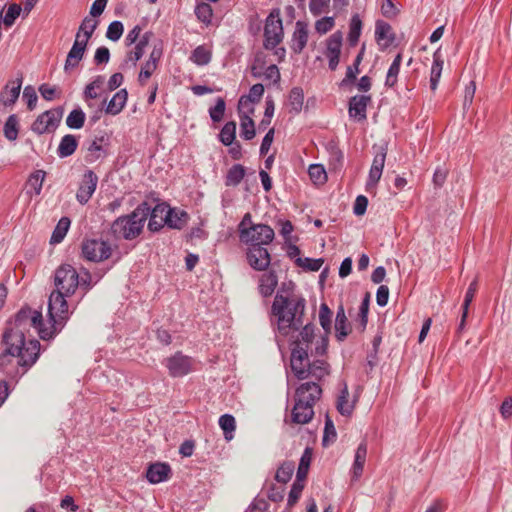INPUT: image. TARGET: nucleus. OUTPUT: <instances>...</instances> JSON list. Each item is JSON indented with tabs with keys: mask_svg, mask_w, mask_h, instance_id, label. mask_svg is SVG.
Here are the masks:
<instances>
[{
	"mask_svg": "<svg viewBox=\"0 0 512 512\" xmlns=\"http://www.w3.org/2000/svg\"><path fill=\"white\" fill-rule=\"evenodd\" d=\"M27 332L16 330V328L5 327L1 343L4 350L0 355V369L3 373L10 375L6 366L12 358H17V364L23 368L24 374L31 368L39 358L40 342L35 338L27 337Z\"/></svg>",
	"mask_w": 512,
	"mask_h": 512,
	"instance_id": "nucleus-1",
	"label": "nucleus"
},
{
	"mask_svg": "<svg viewBox=\"0 0 512 512\" xmlns=\"http://www.w3.org/2000/svg\"><path fill=\"white\" fill-rule=\"evenodd\" d=\"M306 301L303 297L284 296L278 291L272 304V313L277 318L278 331L287 336L298 331L303 325Z\"/></svg>",
	"mask_w": 512,
	"mask_h": 512,
	"instance_id": "nucleus-2",
	"label": "nucleus"
},
{
	"mask_svg": "<svg viewBox=\"0 0 512 512\" xmlns=\"http://www.w3.org/2000/svg\"><path fill=\"white\" fill-rule=\"evenodd\" d=\"M322 396V388L316 382L302 383L295 391V404L291 418L295 424H307L314 417V406Z\"/></svg>",
	"mask_w": 512,
	"mask_h": 512,
	"instance_id": "nucleus-3",
	"label": "nucleus"
},
{
	"mask_svg": "<svg viewBox=\"0 0 512 512\" xmlns=\"http://www.w3.org/2000/svg\"><path fill=\"white\" fill-rule=\"evenodd\" d=\"M144 211L139 205L128 215L115 219L111 225V231L115 237L125 240L137 238L144 227Z\"/></svg>",
	"mask_w": 512,
	"mask_h": 512,
	"instance_id": "nucleus-4",
	"label": "nucleus"
},
{
	"mask_svg": "<svg viewBox=\"0 0 512 512\" xmlns=\"http://www.w3.org/2000/svg\"><path fill=\"white\" fill-rule=\"evenodd\" d=\"M42 324L43 317L40 311L33 310L29 307H23L17 312L13 320H9L6 323V327L16 328V330H22L27 333H29L30 328H35L38 330L42 339L45 340L51 338L52 333L42 329Z\"/></svg>",
	"mask_w": 512,
	"mask_h": 512,
	"instance_id": "nucleus-5",
	"label": "nucleus"
},
{
	"mask_svg": "<svg viewBox=\"0 0 512 512\" xmlns=\"http://www.w3.org/2000/svg\"><path fill=\"white\" fill-rule=\"evenodd\" d=\"M67 297H69V295H64L63 293L55 290L50 294L48 301V316L52 323L53 331L50 332L52 333V336L59 333L69 319L68 303L66 301Z\"/></svg>",
	"mask_w": 512,
	"mask_h": 512,
	"instance_id": "nucleus-6",
	"label": "nucleus"
},
{
	"mask_svg": "<svg viewBox=\"0 0 512 512\" xmlns=\"http://www.w3.org/2000/svg\"><path fill=\"white\" fill-rule=\"evenodd\" d=\"M77 270L70 264H62L54 273L55 291L64 295H73L78 289L79 281Z\"/></svg>",
	"mask_w": 512,
	"mask_h": 512,
	"instance_id": "nucleus-7",
	"label": "nucleus"
},
{
	"mask_svg": "<svg viewBox=\"0 0 512 512\" xmlns=\"http://www.w3.org/2000/svg\"><path fill=\"white\" fill-rule=\"evenodd\" d=\"M284 32L279 9H273L266 18L264 26V47L274 49L283 40Z\"/></svg>",
	"mask_w": 512,
	"mask_h": 512,
	"instance_id": "nucleus-8",
	"label": "nucleus"
},
{
	"mask_svg": "<svg viewBox=\"0 0 512 512\" xmlns=\"http://www.w3.org/2000/svg\"><path fill=\"white\" fill-rule=\"evenodd\" d=\"M139 208H142L144 215V223L148 220V229L151 232H158L161 228L166 225V215L168 204L165 202L157 203L153 207L146 201L139 204Z\"/></svg>",
	"mask_w": 512,
	"mask_h": 512,
	"instance_id": "nucleus-9",
	"label": "nucleus"
},
{
	"mask_svg": "<svg viewBox=\"0 0 512 512\" xmlns=\"http://www.w3.org/2000/svg\"><path fill=\"white\" fill-rule=\"evenodd\" d=\"M111 246L102 239H86L82 242V256L91 262H101L111 255Z\"/></svg>",
	"mask_w": 512,
	"mask_h": 512,
	"instance_id": "nucleus-10",
	"label": "nucleus"
},
{
	"mask_svg": "<svg viewBox=\"0 0 512 512\" xmlns=\"http://www.w3.org/2000/svg\"><path fill=\"white\" fill-rule=\"evenodd\" d=\"M274 230L266 224L251 225L247 231L242 230L241 241L252 245H268L274 239Z\"/></svg>",
	"mask_w": 512,
	"mask_h": 512,
	"instance_id": "nucleus-11",
	"label": "nucleus"
},
{
	"mask_svg": "<svg viewBox=\"0 0 512 512\" xmlns=\"http://www.w3.org/2000/svg\"><path fill=\"white\" fill-rule=\"evenodd\" d=\"M62 115L61 108L47 110L36 118L31 129L38 135L54 131L58 127Z\"/></svg>",
	"mask_w": 512,
	"mask_h": 512,
	"instance_id": "nucleus-12",
	"label": "nucleus"
},
{
	"mask_svg": "<svg viewBox=\"0 0 512 512\" xmlns=\"http://www.w3.org/2000/svg\"><path fill=\"white\" fill-rule=\"evenodd\" d=\"M110 145L109 137L106 134L96 136L87 147L84 160L88 164L104 160L108 156V148Z\"/></svg>",
	"mask_w": 512,
	"mask_h": 512,
	"instance_id": "nucleus-13",
	"label": "nucleus"
},
{
	"mask_svg": "<svg viewBox=\"0 0 512 512\" xmlns=\"http://www.w3.org/2000/svg\"><path fill=\"white\" fill-rule=\"evenodd\" d=\"M192 358L176 352L165 360V366L171 377H183L192 371Z\"/></svg>",
	"mask_w": 512,
	"mask_h": 512,
	"instance_id": "nucleus-14",
	"label": "nucleus"
},
{
	"mask_svg": "<svg viewBox=\"0 0 512 512\" xmlns=\"http://www.w3.org/2000/svg\"><path fill=\"white\" fill-rule=\"evenodd\" d=\"M97 184L98 176L92 170L85 171L76 193L77 201L82 205L86 204L94 194Z\"/></svg>",
	"mask_w": 512,
	"mask_h": 512,
	"instance_id": "nucleus-15",
	"label": "nucleus"
},
{
	"mask_svg": "<svg viewBox=\"0 0 512 512\" xmlns=\"http://www.w3.org/2000/svg\"><path fill=\"white\" fill-rule=\"evenodd\" d=\"M88 42L82 38V34L76 33L74 43L67 54L64 70H69L78 66L79 62L83 59L87 49Z\"/></svg>",
	"mask_w": 512,
	"mask_h": 512,
	"instance_id": "nucleus-16",
	"label": "nucleus"
},
{
	"mask_svg": "<svg viewBox=\"0 0 512 512\" xmlns=\"http://www.w3.org/2000/svg\"><path fill=\"white\" fill-rule=\"evenodd\" d=\"M307 348L299 346L298 348H292L291 352V369L294 375L299 380H304L309 377V371H307L308 362Z\"/></svg>",
	"mask_w": 512,
	"mask_h": 512,
	"instance_id": "nucleus-17",
	"label": "nucleus"
},
{
	"mask_svg": "<svg viewBox=\"0 0 512 512\" xmlns=\"http://www.w3.org/2000/svg\"><path fill=\"white\" fill-rule=\"evenodd\" d=\"M247 259L250 266L258 271H264L270 264V254L264 246L252 245L247 252Z\"/></svg>",
	"mask_w": 512,
	"mask_h": 512,
	"instance_id": "nucleus-18",
	"label": "nucleus"
},
{
	"mask_svg": "<svg viewBox=\"0 0 512 512\" xmlns=\"http://www.w3.org/2000/svg\"><path fill=\"white\" fill-rule=\"evenodd\" d=\"M153 33L151 31H147L145 32L141 37L140 39L138 40V42L134 43L135 44V47L133 50L129 51L127 54H126V57L125 59L123 60V62L121 63L120 65V68L121 69H126L129 65H131L132 67H136L137 65V62L142 58V56L144 55V51H145V48L146 46L148 45L151 37H152Z\"/></svg>",
	"mask_w": 512,
	"mask_h": 512,
	"instance_id": "nucleus-19",
	"label": "nucleus"
},
{
	"mask_svg": "<svg viewBox=\"0 0 512 512\" xmlns=\"http://www.w3.org/2000/svg\"><path fill=\"white\" fill-rule=\"evenodd\" d=\"M23 77L19 76L15 80L9 81L0 92V103L9 107L16 103L19 98Z\"/></svg>",
	"mask_w": 512,
	"mask_h": 512,
	"instance_id": "nucleus-20",
	"label": "nucleus"
},
{
	"mask_svg": "<svg viewBox=\"0 0 512 512\" xmlns=\"http://www.w3.org/2000/svg\"><path fill=\"white\" fill-rule=\"evenodd\" d=\"M371 101L369 95H355L349 100V116L357 121H364L367 118V106Z\"/></svg>",
	"mask_w": 512,
	"mask_h": 512,
	"instance_id": "nucleus-21",
	"label": "nucleus"
},
{
	"mask_svg": "<svg viewBox=\"0 0 512 512\" xmlns=\"http://www.w3.org/2000/svg\"><path fill=\"white\" fill-rule=\"evenodd\" d=\"M308 42V24L298 20L292 34L290 48L295 54H300Z\"/></svg>",
	"mask_w": 512,
	"mask_h": 512,
	"instance_id": "nucleus-22",
	"label": "nucleus"
},
{
	"mask_svg": "<svg viewBox=\"0 0 512 512\" xmlns=\"http://www.w3.org/2000/svg\"><path fill=\"white\" fill-rule=\"evenodd\" d=\"M334 329L335 337L338 342H343L352 330L351 324L348 321L344 306L342 304L338 306L336 311Z\"/></svg>",
	"mask_w": 512,
	"mask_h": 512,
	"instance_id": "nucleus-23",
	"label": "nucleus"
},
{
	"mask_svg": "<svg viewBox=\"0 0 512 512\" xmlns=\"http://www.w3.org/2000/svg\"><path fill=\"white\" fill-rule=\"evenodd\" d=\"M326 151L328 153V167L329 170L337 173L340 172L344 166V154L335 141H329L326 144Z\"/></svg>",
	"mask_w": 512,
	"mask_h": 512,
	"instance_id": "nucleus-24",
	"label": "nucleus"
},
{
	"mask_svg": "<svg viewBox=\"0 0 512 512\" xmlns=\"http://www.w3.org/2000/svg\"><path fill=\"white\" fill-rule=\"evenodd\" d=\"M171 468L167 463L157 462L149 465L146 471V478L151 484H158L168 480Z\"/></svg>",
	"mask_w": 512,
	"mask_h": 512,
	"instance_id": "nucleus-25",
	"label": "nucleus"
},
{
	"mask_svg": "<svg viewBox=\"0 0 512 512\" xmlns=\"http://www.w3.org/2000/svg\"><path fill=\"white\" fill-rule=\"evenodd\" d=\"M189 215L186 211L171 208L168 205L166 215V225L171 229L181 230L188 223Z\"/></svg>",
	"mask_w": 512,
	"mask_h": 512,
	"instance_id": "nucleus-26",
	"label": "nucleus"
},
{
	"mask_svg": "<svg viewBox=\"0 0 512 512\" xmlns=\"http://www.w3.org/2000/svg\"><path fill=\"white\" fill-rule=\"evenodd\" d=\"M367 457V442L363 440L355 451L354 463L351 468L352 479L358 480L363 473Z\"/></svg>",
	"mask_w": 512,
	"mask_h": 512,
	"instance_id": "nucleus-27",
	"label": "nucleus"
},
{
	"mask_svg": "<svg viewBox=\"0 0 512 512\" xmlns=\"http://www.w3.org/2000/svg\"><path fill=\"white\" fill-rule=\"evenodd\" d=\"M127 98H128L127 90L125 88L120 89L118 92H116L114 94V96L108 102V104L105 108V112L110 115L119 114L125 107Z\"/></svg>",
	"mask_w": 512,
	"mask_h": 512,
	"instance_id": "nucleus-28",
	"label": "nucleus"
},
{
	"mask_svg": "<svg viewBox=\"0 0 512 512\" xmlns=\"http://www.w3.org/2000/svg\"><path fill=\"white\" fill-rule=\"evenodd\" d=\"M78 147V139L75 135L66 134L64 135L57 148V155L60 158H67L74 154Z\"/></svg>",
	"mask_w": 512,
	"mask_h": 512,
	"instance_id": "nucleus-29",
	"label": "nucleus"
},
{
	"mask_svg": "<svg viewBox=\"0 0 512 512\" xmlns=\"http://www.w3.org/2000/svg\"><path fill=\"white\" fill-rule=\"evenodd\" d=\"M278 284V278L273 271L262 274L259 279V292L263 297L271 296Z\"/></svg>",
	"mask_w": 512,
	"mask_h": 512,
	"instance_id": "nucleus-30",
	"label": "nucleus"
},
{
	"mask_svg": "<svg viewBox=\"0 0 512 512\" xmlns=\"http://www.w3.org/2000/svg\"><path fill=\"white\" fill-rule=\"evenodd\" d=\"M348 398V387L347 384L344 383L336 401V409L342 416H350L353 413L355 401L350 402Z\"/></svg>",
	"mask_w": 512,
	"mask_h": 512,
	"instance_id": "nucleus-31",
	"label": "nucleus"
},
{
	"mask_svg": "<svg viewBox=\"0 0 512 512\" xmlns=\"http://www.w3.org/2000/svg\"><path fill=\"white\" fill-rule=\"evenodd\" d=\"M46 177V172L43 170H36L33 173H31L27 180V194L30 196L33 195H40L43 187V182Z\"/></svg>",
	"mask_w": 512,
	"mask_h": 512,
	"instance_id": "nucleus-32",
	"label": "nucleus"
},
{
	"mask_svg": "<svg viewBox=\"0 0 512 512\" xmlns=\"http://www.w3.org/2000/svg\"><path fill=\"white\" fill-rule=\"evenodd\" d=\"M301 328L302 329L294 342L293 348H298L299 346H302L304 348H307V353L309 354V349L314 339L315 326L313 324L308 323L304 326L302 325Z\"/></svg>",
	"mask_w": 512,
	"mask_h": 512,
	"instance_id": "nucleus-33",
	"label": "nucleus"
},
{
	"mask_svg": "<svg viewBox=\"0 0 512 512\" xmlns=\"http://www.w3.org/2000/svg\"><path fill=\"white\" fill-rule=\"evenodd\" d=\"M443 69V60L441 58L440 49H437L433 54V63L431 67V73H430V88L431 90H436L441 73Z\"/></svg>",
	"mask_w": 512,
	"mask_h": 512,
	"instance_id": "nucleus-34",
	"label": "nucleus"
},
{
	"mask_svg": "<svg viewBox=\"0 0 512 512\" xmlns=\"http://www.w3.org/2000/svg\"><path fill=\"white\" fill-rule=\"evenodd\" d=\"M343 41V34L341 31H336L331 34L326 40V56H340Z\"/></svg>",
	"mask_w": 512,
	"mask_h": 512,
	"instance_id": "nucleus-35",
	"label": "nucleus"
},
{
	"mask_svg": "<svg viewBox=\"0 0 512 512\" xmlns=\"http://www.w3.org/2000/svg\"><path fill=\"white\" fill-rule=\"evenodd\" d=\"M246 170L242 164H234L227 171L225 177L226 186H237L245 177Z\"/></svg>",
	"mask_w": 512,
	"mask_h": 512,
	"instance_id": "nucleus-36",
	"label": "nucleus"
},
{
	"mask_svg": "<svg viewBox=\"0 0 512 512\" xmlns=\"http://www.w3.org/2000/svg\"><path fill=\"white\" fill-rule=\"evenodd\" d=\"M329 364L325 360H315L313 362H307V371L309 376L314 377L317 380H321L329 374Z\"/></svg>",
	"mask_w": 512,
	"mask_h": 512,
	"instance_id": "nucleus-37",
	"label": "nucleus"
},
{
	"mask_svg": "<svg viewBox=\"0 0 512 512\" xmlns=\"http://www.w3.org/2000/svg\"><path fill=\"white\" fill-rule=\"evenodd\" d=\"M362 31V21L358 14L351 17L349 32H348V43L350 46H356Z\"/></svg>",
	"mask_w": 512,
	"mask_h": 512,
	"instance_id": "nucleus-38",
	"label": "nucleus"
},
{
	"mask_svg": "<svg viewBox=\"0 0 512 512\" xmlns=\"http://www.w3.org/2000/svg\"><path fill=\"white\" fill-rule=\"evenodd\" d=\"M256 135L253 119L246 114L240 115V136L244 140H252Z\"/></svg>",
	"mask_w": 512,
	"mask_h": 512,
	"instance_id": "nucleus-39",
	"label": "nucleus"
},
{
	"mask_svg": "<svg viewBox=\"0 0 512 512\" xmlns=\"http://www.w3.org/2000/svg\"><path fill=\"white\" fill-rule=\"evenodd\" d=\"M70 224H71V221L68 217H62L58 221L55 229L52 232V235L50 238V243L58 244V243L62 242V240L64 239V237L66 236V234L69 230Z\"/></svg>",
	"mask_w": 512,
	"mask_h": 512,
	"instance_id": "nucleus-40",
	"label": "nucleus"
},
{
	"mask_svg": "<svg viewBox=\"0 0 512 512\" xmlns=\"http://www.w3.org/2000/svg\"><path fill=\"white\" fill-rule=\"evenodd\" d=\"M288 103L290 106V111L299 113L302 110L304 103V92L301 87H293L290 90Z\"/></svg>",
	"mask_w": 512,
	"mask_h": 512,
	"instance_id": "nucleus-41",
	"label": "nucleus"
},
{
	"mask_svg": "<svg viewBox=\"0 0 512 512\" xmlns=\"http://www.w3.org/2000/svg\"><path fill=\"white\" fill-rule=\"evenodd\" d=\"M219 426L223 430L225 440L231 441L234 438V431L236 428L234 416L231 414H224L220 416Z\"/></svg>",
	"mask_w": 512,
	"mask_h": 512,
	"instance_id": "nucleus-42",
	"label": "nucleus"
},
{
	"mask_svg": "<svg viewBox=\"0 0 512 512\" xmlns=\"http://www.w3.org/2000/svg\"><path fill=\"white\" fill-rule=\"evenodd\" d=\"M236 138V123L229 121L224 124L220 133L219 140L225 146H231Z\"/></svg>",
	"mask_w": 512,
	"mask_h": 512,
	"instance_id": "nucleus-43",
	"label": "nucleus"
},
{
	"mask_svg": "<svg viewBox=\"0 0 512 512\" xmlns=\"http://www.w3.org/2000/svg\"><path fill=\"white\" fill-rule=\"evenodd\" d=\"M402 62V55L399 53L395 56L393 62L391 63L385 80V85L387 87H394L397 83V78L400 72V66Z\"/></svg>",
	"mask_w": 512,
	"mask_h": 512,
	"instance_id": "nucleus-44",
	"label": "nucleus"
},
{
	"mask_svg": "<svg viewBox=\"0 0 512 512\" xmlns=\"http://www.w3.org/2000/svg\"><path fill=\"white\" fill-rule=\"evenodd\" d=\"M211 57L210 50L200 45L192 51L190 60L198 66H205L211 61Z\"/></svg>",
	"mask_w": 512,
	"mask_h": 512,
	"instance_id": "nucleus-45",
	"label": "nucleus"
},
{
	"mask_svg": "<svg viewBox=\"0 0 512 512\" xmlns=\"http://www.w3.org/2000/svg\"><path fill=\"white\" fill-rule=\"evenodd\" d=\"M86 115L84 111L78 107L73 109L66 118V125L70 129H81L84 126Z\"/></svg>",
	"mask_w": 512,
	"mask_h": 512,
	"instance_id": "nucleus-46",
	"label": "nucleus"
},
{
	"mask_svg": "<svg viewBox=\"0 0 512 512\" xmlns=\"http://www.w3.org/2000/svg\"><path fill=\"white\" fill-rule=\"evenodd\" d=\"M332 316L333 312L326 303H322L319 309V323L326 335H329L332 330Z\"/></svg>",
	"mask_w": 512,
	"mask_h": 512,
	"instance_id": "nucleus-47",
	"label": "nucleus"
},
{
	"mask_svg": "<svg viewBox=\"0 0 512 512\" xmlns=\"http://www.w3.org/2000/svg\"><path fill=\"white\" fill-rule=\"evenodd\" d=\"M98 26V21L93 19L90 16H86L82 23L80 24L78 31L76 33L82 34V38L89 42L90 38L92 37L93 33L95 32L96 28Z\"/></svg>",
	"mask_w": 512,
	"mask_h": 512,
	"instance_id": "nucleus-48",
	"label": "nucleus"
},
{
	"mask_svg": "<svg viewBox=\"0 0 512 512\" xmlns=\"http://www.w3.org/2000/svg\"><path fill=\"white\" fill-rule=\"evenodd\" d=\"M375 38L378 42L387 40L385 46H388L393 41L394 37L391 35V26L385 21H377L375 27Z\"/></svg>",
	"mask_w": 512,
	"mask_h": 512,
	"instance_id": "nucleus-49",
	"label": "nucleus"
},
{
	"mask_svg": "<svg viewBox=\"0 0 512 512\" xmlns=\"http://www.w3.org/2000/svg\"><path fill=\"white\" fill-rule=\"evenodd\" d=\"M295 465L293 462H283L276 471L275 479L279 483L286 484L290 481L294 473Z\"/></svg>",
	"mask_w": 512,
	"mask_h": 512,
	"instance_id": "nucleus-50",
	"label": "nucleus"
},
{
	"mask_svg": "<svg viewBox=\"0 0 512 512\" xmlns=\"http://www.w3.org/2000/svg\"><path fill=\"white\" fill-rule=\"evenodd\" d=\"M264 94V86L261 83L254 84L250 90L248 95H243L240 97L239 105H245L247 102L257 103L261 100Z\"/></svg>",
	"mask_w": 512,
	"mask_h": 512,
	"instance_id": "nucleus-51",
	"label": "nucleus"
},
{
	"mask_svg": "<svg viewBox=\"0 0 512 512\" xmlns=\"http://www.w3.org/2000/svg\"><path fill=\"white\" fill-rule=\"evenodd\" d=\"M99 279H100L99 277L94 278V276L91 273H87L86 276H80L78 274V279H77L79 281L78 289L81 292L80 300L83 299L84 296L94 287V285L97 284Z\"/></svg>",
	"mask_w": 512,
	"mask_h": 512,
	"instance_id": "nucleus-52",
	"label": "nucleus"
},
{
	"mask_svg": "<svg viewBox=\"0 0 512 512\" xmlns=\"http://www.w3.org/2000/svg\"><path fill=\"white\" fill-rule=\"evenodd\" d=\"M195 15L199 21L202 23L209 25L212 21L213 10L210 4L208 3H199L195 7Z\"/></svg>",
	"mask_w": 512,
	"mask_h": 512,
	"instance_id": "nucleus-53",
	"label": "nucleus"
},
{
	"mask_svg": "<svg viewBox=\"0 0 512 512\" xmlns=\"http://www.w3.org/2000/svg\"><path fill=\"white\" fill-rule=\"evenodd\" d=\"M323 262L324 261L322 258L314 259V258H309V257H305V258L297 257L295 259V263L298 267H301L304 270L313 271V272L318 271L321 268Z\"/></svg>",
	"mask_w": 512,
	"mask_h": 512,
	"instance_id": "nucleus-54",
	"label": "nucleus"
},
{
	"mask_svg": "<svg viewBox=\"0 0 512 512\" xmlns=\"http://www.w3.org/2000/svg\"><path fill=\"white\" fill-rule=\"evenodd\" d=\"M18 120L15 114L10 115L5 124H4V136L10 140L14 141L18 136Z\"/></svg>",
	"mask_w": 512,
	"mask_h": 512,
	"instance_id": "nucleus-55",
	"label": "nucleus"
},
{
	"mask_svg": "<svg viewBox=\"0 0 512 512\" xmlns=\"http://www.w3.org/2000/svg\"><path fill=\"white\" fill-rule=\"evenodd\" d=\"M226 109V103L223 98L219 97L216 104L209 108V116L213 122H220L223 119Z\"/></svg>",
	"mask_w": 512,
	"mask_h": 512,
	"instance_id": "nucleus-56",
	"label": "nucleus"
},
{
	"mask_svg": "<svg viewBox=\"0 0 512 512\" xmlns=\"http://www.w3.org/2000/svg\"><path fill=\"white\" fill-rule=\"evenodd\" d=\"M308 173L311 180L315 183H324L327 179V174L322 164H311Z\"/></svg>",
	"mask_w": 512,
	"mask_h": 512,
	"instance_id": "nucleus-57",
	"label": "nucleus"
},
{
	"mask_svg": "<svg viewBox=\"0 0 512 512\" xmlns=\"http://www.w3.org/2000/svg\"><path fill=\"white\" fill-rule=\"evenodd\" d=\"M336 437H337V433H336L334 423L331 420V418L328 415H326L325 426H324V435H323V439H322L323 446H327L328 442H334L336 440Z\"/></svg>",
	"mask_w": 512,
	"mask_h": 512,
	"instance_id": "nucleus-58",
	"label": "nucleus"
},
{
	"mask_svg": "<svg viewBox=\"0 0 512 512\" xmlns=\"http://www.w3.org/2000/svg\"><path fill=\"white\" fill-rule=\"evenodd\" d=\"M123 31H124V26H123L122 22L115 20L109 24L107 31H106V37L109 40L116 42L121 38Z\"/></svg>",
	"mask_w": 512,
	"mask_h": 512,
	"instance_id": "nucleus-59",
	"label": "nucleus"
},
{
	"mask_svg": "<svg viewBox=\"0 0 512 512\" xmlns=\"http://www.w3.org/2000/svg\"><path fill=\"white\" fill-rule=\"evenodd\" d=\"M20 12H21L20 5H18L16 3L11 4L6 11L5 16L3 17V23L7 27L12 26L14 24L15 20L17 19V17L20 15Z\"/></svg>",
	"mask_w": 512,
	"mask_h": 512,
	"instance_id": "nucleus-60",
	"label": "nucleus"
},
{
	"mask_svg": "<svg viewBox=\"0 0 512 512\" xmlns=\"http://www.w3.org/2000/svg\"><path fill=\"white\" fill-rule=\"evenodd\" d=\"M310 460H311V458H310L309 450L306 449L300 459V463L298 466L297 475H296L298 481H301L302 479L306 478L308 468L310 465Z\"/></svg>",
	"mask_w": 512,
	"mask_h": 512,
	"instance_id": "nucleus-61",
	"label": "nucleus"
},
{
	"mask_svg": "<svg viewBox=\"0 0 512 512\" xmlns=\"http://www.w3.org/2000/svg\"><path fill=\"white\" fill-rule=\"evenodd\" d=\"M23 99L26 101L27 108L32 111L35 109L37 104V94L35 88L31 85H27L23 90Z\"/></svg>",
	"mask_w": 512,
	"mask_h": 512,
	"instance_id": "nucleus-62",
	"label": "nucleus"
},
{
	"mask_svg": "<svg viewBox=\"0 0 512 512\" xmlns=\"http://www.w3.org/2000/svg\"><path fill=\"white\" fill-rule=\"evenodd\" d=\"M334 25H335L334 18L330 17V16H325L316 21L315 30L319 34H326L334 27Z\"/></svg>",
	"mask_w": 512,
	"mask_h": 512,
	"instance_id": "nucleus-63",
	"label": "nucleus"
},
{
	"mask_svg": "<svg viewBox=\"0 0 512 512\" xmlns=\"http://www.w3.org/2000/svg\"><path fill=\"white\" fill-rule=\"evenodd\" d=\"M330 0H310L309 10L313 16H319L329 7Z\"/></svg>",
	"mask_w": 512,
	"mask_h": 512,
	"instance_id": "nucleus-64",
	"label": "nucleus"
}]
</instances>
